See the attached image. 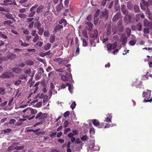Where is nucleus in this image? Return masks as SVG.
Returning <instances> with one entry per match:
<instances>
[{"instance_id":"de8ad7c7","label":"nucleus","mask_w":152,"mask_h":152,"mask_svg":"<svg viewBox=\"0 0 152 152\" xmlns=\"http://www.w3.org/2000/svg\"><path fill=\"white\" fill-rule=\"evenodd\" d=\"M18 16L20 18H24L26 17V15L25 14H20L18 15Z\"/></svg>"},{"instance_id":"c9c22d12","label":"nucleus","mask_w":152,"mask_h":152,"mask_svg":"<svg viewBox=\"0 0 152 152\" xmlns=\"http://www.w3.org/2000/svg\"><path fill=\"white\" fill-rule=\"evenodd\" d=\"M34 63L33 61L31 60H28L26 62V64L29 65H31L33 64Z\"/></svg>"},{"instance_id":"aec40b11","label":"nucleus","mask_w":152,"mask_h":152,"mask_svg":"<svg viewBox=\"0 0 152 152\" xmlns=\"http://www.w3.org/2000/svg\"><path fill=\"white\" fill-rule=\"evenodd\" d=\"M59 23L60 24H62L63 25H64V26H65L66 25L67 23L65 19H62L60 20Z\"/></svg>"},{"instance_id":"f704fd0d","label":"nucleus","mask_w":152,"mask_h":152,"mask_svg":"<svg viewBox=\"0 0 152 152\" xmlns=\"http://www.w3.org/2000/svg\"><path fill=\"white\" fill-rule=\"evenodd\" d=\"M136 43V40H131L129 42V44L131 46H134V45Z\"/></svg>"},{"instance_id":"052dcab7","label":"nucleus","mask_w":152,"mask_h":152,"mask_svg":"<svg viewBox=\"0 0 152 152\" xmlns=\"http://www.w3.org/2000/svg\"><path fill=\"white\" fill-rule=\"evenodd\" d=\"M44 35L45 37H48L50 35L49 31H45L44 32Z\"/></svg>"},{"instance_id":"b1692460","label":"nucleus","mask_w":152,"mask_h":152,"mask_svg":"<svg viewBox=\"0 0 152 152\" xmlns=\"http://www.w3.org/2000/svg\"><path fill=\"white\" fill-rule=\"evenodd\" d=\"M59 75L61 76V79L64 81H67L68 80V78L65 75H62L61 74H60Z\"/></svg>"},{"instance_id":"2f4dec72","label":"nucleus","mask_w":152,"mask_h":152,"mask_svg":"<svg viewBox=\"0 0 152 152\" xmlns=\"http://www.w3.org/2000/svg\"><path fill=\"white\" fill-rule=\"evenodd\" d=\"M3 2L4 3H1V5H7L8 4L7 3L8 2H11L12 1L11 0H4V1Z\"/></svg>"},{"instance_id":"a878e982","label":"nucleus","mask_w":152,"mask_h":152,"mask_svg":"<svg viewBox=\"0 0 152 152\" xmlns=\"http://www.w3.org/2000/svg\"><path fill=\"white\" fill-rule=\"evenodd\" d=\"M150 22L147 19H145L143 21L144 26L146 27H148Z\"/></svg>"},{"instance_id":"c756f323","label":"nucleus","mask_w":152,"mask_h":152,"mask_svg":"<svg viewBox=\"0 0 152 152\" xmlns=\"http://www.w3.org/2000/svg\"><path fill=\"white\" fill-rule=\"evenodd\" d=\"M29 110L31 111V113L32 114H35L37 113V111L35 109H33L29 107Z\"/></svg>"},{"instance_id":"774afa93","label":"nucleus","mask_w":152,"mask_h":152,"mask_svg":"<svg viewBox=\"0 0 152 152\" xmlns=\"http://www.w3.org/2000/svg\"><path fill=\"white\" fill-rule=\"evenodd\" d=\"M144 32L145 33H148L149 32V29L147 28H145Z\"/></svg>"},{"instance_id":"ea45409f","label":"nucleus","mask_w":152,"mask_h":152,"mask_svg":"<svg viewBox=\"0 0 152 152\" xmlns=\"http://www.w3.org/2000/svg\"><path fill=\"white\" fill-rule=\"evenodd\" d=\"M55 39V36L54 35H52L50 38V42L52 43L53 42Z\"/></svg>"},{"instance_id":"f03ea898","label":"nucleus","mask_w":152,"mask_h":152,"mask_svg":"<svg viewBox=\"0 0 152 152\" xmlns=\"http://www.w3.org/2000/svg\"><path fill=\"white\" fill-rule=\"evenodd\" d=\"M14 77V75L12 73L7 72L3 73L0 76L1 77L3 78H9Z\"/></svg>"},{"instance_id":"1a4fd4ad","label":"nucleus","mask_w":152,"mask_h":152,"mask_svg":"<svg viewBox=\"0 0 152 152\" xmlns=\"http://www.w3.org/2000/svg\"><path fill=\"white\" fill-rule=\"evenodd\" d=\"M94 141H92V143L90 145V147L93 148V150L94 151H98L99 150V147L98 145L95 146L94 145Z\"/></svg>"},{"instance_id":"4c0bfd02","label":"nucleus","mask_w":152,"mask_h":152,"mask_svg":"<svg viewBox=\"0 0 152 152\" xmlns=\"http://www.w3.org/2000/svg\"><path fill=\"white\" fill-rule=\"evenodd\" d=\"M127 5L128 8L129 9H131L132 8L133 5L132 3L130 1H128L127 3Z\"/></svg>"},{"instance_id":"f3484780","label":"nucleus","mask_w":152,"mask_h":152,"mask_svg":"<svg viewBox=\"0 0 152 152\" xmlns=\"http://www.w3.org/2000/svg\"><path fill=\"white\" fill-rule=\"evenodd\" d=\"M127 37L126 36H122L121 38V40L122 42L123 45H124L126 43L127 41Z\"/></svg>"},{"instance_id":"f257e3e1","label":"nucleus","mask_w":152,"mask_h":152,"mask_svg":"<svg viewBox=\"0 0 152 152\" xmlns=\"http://www.w3.org/2000/svg\"><path fill=\"white\" fill-rule=\"evenodd\" d=\"M142 2H140L141 8L144 10L148 8V5H152V0H148L147 2H145L144 0H141Z\"/></svg>"},{"instance_id":"e433bc0d","label":"nucleus","mask_w":152,"mask_h":152,"mask_svg":"<svg viewBox=\"0 0 152 152\" xmlns=\"http://www.w3.org/2000/svg\"><path fill=\"white\" fill-rule=\"evenodd\" d=\"M37 97L36 96L34 98V99L33 101H31L29 104V106L31 105L32 104L37 102L38 101V99H37Z\"/></svg>"},{"instance_id":"e2e57ef3","label":"nucleus","mask_w":152,"mask_h":152,"mask_svg":"<svg viewBox=\"0 0 152 152\" xmlns=\"http://www.w3.org/2000/svg\"><path fill=\"white\" fill-rule=\"evenodd\" d=\"M71 129L69 128H67L64 131V134H66Z\"/></svg>"},{"instance_id":"473e14b6","label":"nucleus","mask_w":152,"mask_h":152,"mask_svg":"<svg viewBox=\"0 0 152 152\" xmlns=\"http://www.w3.org/2000/svg\"><path fill=\"white\" fill-rule=\"evenodd\" d=\"M126 31L127 33V35L129 36L131 33V30L129 28H127L126 29Z\"/></svg>"},{"instance_id":"79ce46f5","label":"nucleus","mask_w":152,"mask_h":152,"mask_svg":"<svg viewBox=\"0 0 152 152\" xmlns=\"http://www.w3.org/2000/svg\"><path fill=\"white\" fill-rule=\"evenodd\" d=\"M88 139V137L87 135H84L81 138V139L83 141H85L87 140Z\"/></svg>"},{"instance_id":"680f3d73","label":"nucleus","mask_w":152,"mask_h":152,"mask_svg":"<svg viewBox=\"0 0 152 152\" xmlns=\"http://www.w3.org/2000/svg\"><path fill=\"white\" fill-rule=\"evenodd\" d=\"M70 114L69 112L68 111H66L65 112L64 114V117H66L68 116Z\"/></svg>"},{"instance_id":"6e6552de","label":"nucleus","mask_w":152,"mask_h":152,"mask_svg":"<svg viewBox=\"0 0 152 152\" xmlns=\"http://www.w3.org/2000/svg\"><path fill=\"white\" fill-rule=\"evenodd\" d=\"M131 21V15L129 14L126 15L124 17V21L126 23H130Z\"/></svg>"},{"instance_id":"a211bd4d","label":"nucleus","mask_w":152,"mask_h":152,"mask_svg":"<svg viewBox=\"0 0 152 152\" xmlns=\"http://www.w3.org/2000/svg\"><path fill=\"white\" fill-rule=\"evenodd\" d=\"M66 85L67 86H68V89L70 92V93L72 94L73 93V86H72L70 83H66Z\"/></svg>"},{"instance_id":"7c9ffc66","label":"nucleus","mask_w":152,"mask_h":152,"mask_svg":"<svg viewBox=\"0 0 152 152\" xmlns=\"http://www.w3.org/2000/svg\"><path fill=\"white\" fill-rule=\"evenodd\" d=\"M147 13L148 15V18L149 19L152 20V13H151L149 10H147Z\"/></svg>"},{"instance_id":"dca6fc26","label":"nucleus","mask_w":152,"mask_h":152,"mask_svg":"<svg viewBox=\"0 0 152 152\" xmlns=\"http://www.w3.org/2000/svg\"><path fill=\"white\" fill-rule=\"evenodd\" d=\"M63 28V26L62 25H58L56 26L54 28V31L55 33H56L58 30Z\"/></svg>"},{"instance_id":"cd10ccee","label":"nucleus","mask_w":152,"mask_h":152,"mask_svg":"<svg viewBox=\"0 0 152 152\" xmlns=\"http://www.w3.org/2000/svg\"><path fill=\"white\" fill-rule=\"evenodd\" d=\"M95 39H91L90 41L91 46H96V43H95Z\"/></svg>"},{"instance_id":"393cba45","label":"nucleus","mask_w":152,"mask_h":152,"mask_svg":"<svg viewBox=\"0 0 152 152\" xmlns=\"http://www.w3.org/2000/svg\"><path fill=\"white\" fill-rule=\"evenodd\" d=\"M51 46V44L49 43H48L45 45L44 49L45 50H48L50 49Z\"/></svg>"},{"instance_id":"423d86ee","label":"nucleus","mask_w":152,"mask_h":152,"mask_svg":"<svg viewBox=\"0 0 152 152\" xmlns=\"http://www.w3.org/2000/svg\"><path fill=\"white\" fill-rule=\"evenodd\" d=\"M16 58V55L13 53L9 54L7 57H3L4 61H7L9 59H12Z\"/></svg>"},{"instance_id":"6ab92c4d","label":"nucleus","mask_w":152,"mask_h":152,"mask_svg":"<svg viewBox=\"0 0 152 152\" xmlns=\"http://www.w3.org/2000/svg\"><path fill=\"white\" fill-rule=\"evenodd\" d=\"M120 15L121 13L120 12H118L117 14L115 15L113 18V21L114 22L116 21L120 17Z\"/></svg>"},{"instance_id":"9d476101","label":"nucleus","mask_w":152,"mask_h":152,"mask_svg":"<svg viewBox=\"0 0 152 152\" xmlns=\"http://www.w3.org/2000/svg\"><path fill=\"white\" fill-rule=\"evenodd\" d=\"M54 61L59 64H61L62 62H63V64H64L65 62L68 63V62L67 60H63L62 59L60 58L54 59Z\"/></svg>"},{"instance_id":"2eb2a0df","label":"nucleus","mask_w":152,"mask_h":152,"mask_svg":"<svg viewBox=\"0 0 152 152\" xmlns=\"http://www.w3.org/2000/svg\"><path fill=\"white\" fill-rule=\"evenodd\" d=\"M93 124L94 125L99 128H101L99 125V121L96 119H94L93 121Z\"/></svg>"},{"instance_id":"9b49d317","label":"nucleus","mask_w":152,"mask_h":152,"mask_svg":"<svg viewBox=\"0 0 152 152\" xmlns=\"http://www.w3.org/2000/svg\"><path fill=\"white\" fill-rule=\"evenodd\" d=\"M62 0H60V4L57 5L56 7L57 11L58 12H61L63 8V4H61Z\"/></svg>"},{"instance_id":"412c9836","label":"nucleus","mask_w":152,"mask_h":152,"mask_svg":"<svg viewBox=\"0 0 152 152\" xmlns=\"http://www.w3.org/2000/svg\"><path fill=\"white\" fill-rule=\"evenodd\" d=\"M44 7L42 5H40L37 9L36 11L37 13H40L42 12Z\"/></svg>"},{"instance_id":"a19ab883","label":"nucleus","mask_w":152,"mask_h":152,"mask_svg":"<svg viewBox=\"0 0 152 152\" xmlns=\"http://www.w3.org/2000/svg\"><path fill=\"white\" fill-rule=\"evenodd\" d=\"M79 45H77V49L74 54L75 56H76L77 55H78L79 53L80 50L79 48Z\"/></svg>"},{"instance_id":"a18cd8bd","label":"nucleus","mask_w":152,"mask_h":152,"mask_svg":"<svg viewBox=\"0 0 152 152\" xmlns=\"http://www.w3.org/2000/svg\"><path fill=\"white\" fill-rule=\"evenodd\" d=\"M76 106V103L75 101H74L72 103L71 105H70V107L72 110H73V109L75 108Z\"/></svg>"},{"instance_id":"20e7f679","label":"nucleus","mask_w":152,"mask_h":152,"mask_svg":"<svg viewBox=\"0 0 152 152\" xmlns=\"http://www.w3.org/2000/svg\"><path fill=\"white\" fill-rule=\"evenodd\" d=\"M117 46V42H115L112 44H108L107 45V48L109 51H110L112 49L114 50L115 49Z\"/></svg>"},{"instance_id":"ddd939ff","label":"nucleus","mask_w":152,"mask_h":152,"mask_svg":"<svg viewBox=\"0 0 152 152\" xmlns=\"http://www.w3.org/2000/svg\"><path fill=\"white\" fill-rule=\"evenodd\" d=\"M142 82L141 81H139V80L137 79L135 82L134 83L132 84V86H136V87H140V86L142 85Z\"/></svg>"},{"instance_id":"8fccbe9b","label":"nucleus","mask_w":152,"mask_h":152,"mask_svg":"<svg viewBox=\"0 0 152 152\" xmlns=\"http://www.w3.org/2000/svg\"><path fill=\"white\" fill-rule=\"evenodd\" d=\"M35 37L33 39V41L34 42H35L38 40L39 39V37L38 35H36V36H35Z\"/></svg>"},{"instance_id":"0e129e2a","label":"nucleus","mask_w":152,"mask_h":152,"mask_svg":"<svg viewBox=\"0 0 152 152\" xmlns=\"http://www.w3.org/2000/svg\"><path fill=\"white\" fill-rule=\"evenodd\" d=\"M69 123L68 121H65L64 124V126L65 127H66L69 125Z\"/></svg>"},{"instance_id":"338daca9","label":"nucleus","mask_w":152,"mask_h":152,"mask_svg":"<svg viewBox=\"0 0 152 152\" xmlns=\"http://www.w3.org/2000/svg\"><path fill=\"white\" fill-rule=\"evenodd\" d=\"M31 34L34 36H36V35H38L36 33V31L35 30H33L32 31Z\"/></svg>"},{"instance_id":"864d4df0","label":"nucleus","mask_w":152,"mask_h":152,"mask_svg":"<svg viewBox=\"0 0 152 152\" xmlns=\"http://www.w3.org/2000/svg\"><path fill=\"white\" fill-rule=\"evenodd\" d=\"M148 76L147 75H145L142 76V79L143 80H146L148 79Z\"/></svg>"},{"instance_id":"3c124183","label":"nucleus","mask_w":152,"mask_h":152,"mask_svg":"<svg viewBox=\"0 0 152 152\" xmlns=\"http://www.w3.org/2000/svg\"><path fill=\"white\" fill-rule=\"evenodd\" d=\"M5 89L4 88L0 87V93L2 94L4 93Z\"/></svg>"},{"instance_id":"f8f14e48","label":"nucleus","mask_w":152,"mask_h":152,"mask_svg":"<svg viewBox=\"0 0 152 152\" xmlns=\"http://www.w3.org/2000/svg\"><path fill=\"white\" fill-rule=\"evenodd\" d=\"M107 118H105L104 121L107 122H111V118L112 117V114H108L107 115Z\"/></svg>"},{"instance_id":"5701e85b","label":"nucleus","mask_w":152,"mask_h":152,"mask_svg":"<svg viewBox=\"0 0 152 152\" xmlns=\"http://www.w3.org/2000/svg\"><path fill=\"white\" fill-rule=\"evenodd\" d=\"M18 42L19 44L22 46L26 47L29 45V44L27 43L23 42L20 39L19 40Z\"/></svg>"},{"instance_id":"72a5a7b5","label":"nucleus","mask_w":152,"mask_h":152,"mask_svg":"<svg viewBox=\"0 0 152 152\" xmlns=\"http://www.w3.org/2000/svg\"><path fill=\"white\" fill-rule=\"evenodd\" d=\"M27 77V75L24 74L23 75H20L19 76V78L21 80H25Z\"/></svg>"},{"instance_id":"603ef678","label":"nucleus","mask_w":152,"mask_h":152,"mask_svg":"<svg viewBox=\"0 0 152 152\" xmlns=\"http://www.w3.org/2000/svg\"><path fill=\"white\" fill-rule=\"evenodd\" d=\"M38 7L37 4H35L34 6L32 7L30 9V10L32 12L34 11Z\"/></svg>"},{"instance_id":"4be33fe9","label":"nucleus","mask_w":152,"mask_h":152,"mask_svg":"<svg viewBox=\"0 0 152 152\" xmlns=\"http://www.w3.org/2000/svg\"><path fill=\"white\" fill-rule=\"evenodd\" d=\"M6 16L8 18L12 19L14 22H15L16 20L15 19L13 18L12 15L10 14H7L6 15Z\"/></svg>"},{"instance_id":"69168bd1","label":"nucleus","mask_w":152,"mask_h":152,"mask_svg":"<svg viewBox=\"0 0 152 152\" xmlns=\"http://www.w3.org/2000/svg\"><path fill=\"white\" fill-rule=\"evenodd\" d=\"M16 122L15 120L14 119H11L10 121V124H14Z\"/></svg>"},{"instance_id":"bf43d9fd","label":"nucleus","mask_w":152,"mask_h":152,"mask_svg":"<svg viewBox=\"0 0 152 152\" xmlns=\"http://www.w3.org/2000/svg\"><path fill=\"white\" fill-rule=\"evenodd\" d=\"M121 11L124 14L126 15L128 14V12L126 9L121 10Z\"/></svg>"},{"instance_id":"c03bdc74","label":"nucleus","mask_w":152,"mask_h":152,"mask_svg":"<svg viewBox=\"0 0 152 152\" xmlns=\"http://www.w3.org/2000/svg\"><path fill=\"white\" fill-rule=\"evenodd\" d=\"M24 146L22 145L21 146H17L14 148V149L18 150H20L23 149V148Z\"/></svg>"},{"instance_id":"13d9d810","label":"nucleus","mask_w":152,"mask_h":152,"mask_svg":"<svg viewBox=\"0 0 152 152\" xmlns=\"http://www.w3.org/2000/svg\"><path fill=\"white\" fill-rule=\"evenodd\" d=\"M35 11H33L31 12L29 14V17H33L34 15H35Z\"/></svg>"},{"instance_id":"49530a36","label":"nucleus","mask_w":152,"mask_h":152,"mask_svg":"<svg viewBox=\"0 0 152 152\" xmlns=\"http://www.w3.org/2000/svg\"><path fill=\"white\" fill-rule=\"evenodd\" d=\"M21 81L20 80H17L16 81H15L13 82L14 84L16 86L18 85L21 82Z\"/></svg>"},{"instance_id":"7ed1b4c3","label":"nucleus","mask_w":152,"mask_h":152,"mask_svg":"<svg viewBox=\"0 0 152 152\" xmlns=\"http://www.w3.org/2000/svg\"><path fill=\"white\" fill-rule=\"evenodd\" d=\"M151 91L149 90H147L144 91L142 94L143 96L145 97L144 100H148L151 96Z\"/></svg>"},{"instance_id":"5fc2aeb1","label":"nucleus","mask_w":152,"mask_h":152,"mask_svg":"<svg viewBox=\"0 0 152 152\" xmlns=\"http://www.w3.org/2000/svg\"><path fill=\"white\" fill-rule=\"evenodd\" d=\"M48 99V96L47 95H45L44 97V99L43 101V103L47 101Z\"/></svg>"},{"instance_id":"39448f33","label":"nucleus","mask_w":152,"mask_h":152,"mask_svg":"<svg viewBox=\"0 0 152 152\" xmlns=\"http://www.w3.org/2000/svg\"><path fill=\"white\" fill-rule=\"evenodd\" d=\"M98 31L97 29H93L89 33L90 37L91 38H96L98 35Z\"/></svg>"},{"instance_id":"6e6d98bb","label":"nucleus","mask_w":152,"mask_h":152,"mask_svg":"<svg viewBox=\"0 0 152 152\" xmlns=\"http://www.w3.org/2000/svg\"><path fill=\"white\" fill-rule=\"evenodd\" d=\"M139 31H140L142 28V25L140 23H139L137 26Z\"/></svg>"},{"instance_id":"c85d7f7f","label":"nucleus","mask_w":152,"mask_h":152,"mask_svg":"<svg viewBox=\"0 0 152 152\" xmlns=\"http://www.w3.org/2000/svg\"><path fill=\"white\" fill-rule=\"evenodd\" d=\"M83 41V45L84 47H86L87 46L88 44L86 40L84 38H82Z\"/></svg>"},{"instance_id":"bb28decb","label":"nucleus","mask_w":152,"mask_h":152,"mask_svg":"<svg viewBox=\"0 0 152 152\" xmlns=\"http://www.w3.org/2000/svg\"><path fill=\"white\" fill-rule=\"evenodd\" d=\"M37 28L39 30L38 33L39 35H42L43 34L44 31L43 28H41L39 27H37Z\"/></svg>"},{"instance_id":"58836bf2","label":"nucleus","mask_w":152,"mask_h":152,"mask_svg":"<svg viewBox=\"0 0 152 152\" xmlns=\"http://www.w3.org/2000/svg\"><path fill=\"white\" fill-rule=\"evenodd\" d=\"M134 10L136 12H139L140 9L138 5H135L134 6Z\"/></svg>"},{"instance_id":"0eeeda50","label":"nucleus","mask_w":152,"mask_h":152,"mask_svg":"<svg viewBox=\"0 0 152 152\" xmlns=\"http://www.w3.org/2000/svg\"><path fill=\"white\" fill-rule=\"evenodd\" d=\"M47 116V114L46 113H42L41 112H40L37 114L35 118L42 119L46 117Z\"/></svg>"},{"instance_id":"09e8293b","label":"nucleus","mask_w":152,"mask_h":152,"mask_svg":"<svg viewBox=\"0 0 152 152\" xmlns=\"http://www.w3.org/2000/svg\"><path fill=\"white\" fill-rule=\"evenodd\" d=\"M31 101H28L27 103H26V104L25 105H20V108H24V107H26V106H28V105H29V104H29V103Z\"/></svg>"},{"instance_id":"37998d69","label":"nucleus","mask_w":152,"mask_h":152,"mask_svg":"<svg viewBox=\"0 0 152 152\" xmlns=\"http://www.w3.org/2000/svg\"><path fill=\"white\" fill-rule=\"evenodd\" d=\"M12 22L10 20H8L7 21H4L3 23L4 25H10L12 23Z\"/></svg>"},{"instance_id":"4468645a","label":"nucleus","mask_w":152,"mask_h":152,"mask_svg":"<svg viewBox=\"0 0 152 152\" xmlns=\"http://www.w3.org/2000/svg\"><path fill=\"white\" fill-rule=\"evenodd\" d=\"M12 70L13 72L17 74L20 73L22 71L21 69L18 67L13 68L12 69Z\"/></svg>"},{"instance_id":"4d7b16f0","label":"nucleus","mask_w":152,"mask_h":152,"mask_svg":"<svg viewBox=\"0 0 152 152\" xmlns=\"http://www.w3.org/2000/svg\"><path fill=\"white\" fill-rule=\"evenodd\" d=\"M34 22L33 21H32V22H30L29 24V25L28 26V27L29 28H32L34 25Z\"/></svg>"}]
</instances>
